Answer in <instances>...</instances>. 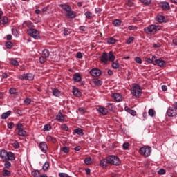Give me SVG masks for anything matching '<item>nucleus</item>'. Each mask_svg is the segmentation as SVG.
I'll return each mask as SVG.
<instances>
[{"instance_id": "nucleus-31", "label": "nucleus", "mask_w": 177, "mask_h": 177, "mask_svg": "<svg viewBox=\"0 0 177 177\" xmlns=\"http://www.w3.org/2000/svg\"><path fill=\"white\" fill-rule=\"evenodd\" d=\"M60 93H61L60 91H59V89L57 88H54L53 90V95L54 96H56L57 97H59L60 96Z\"/></svg>"}, {"instance_id": "nucleus-9", "label": "nucleus", "mask_w": 177, "mask_h": 177, "mask_svg": "<svg viewBox=\"0 0 177 177\" xmlns=\"http://www.w3.org/2000/svg\"><path fill=\"white\" fill-rule=\"evenodd\" d=\"M90 74L93 77H99L102 75V71L97 68H93L90 71Z\"/></svg>"}, {"instance_id": "nucleus-5", "label": "nucleus", "mask_w": 177, "mask_h": 177, "mask_svg": "<svg viewBox=\"0 0 177 177\" xmlns=\"http://www.w3.org/2000/svg\"><path fill=\"white\" fill-rule=\"evenodd\" d=\"M131 92L135 97H140L142 95V88H140V86L136 85L131 88Z\"/></svg>"}, {"instance_id": "nucleus-49", "label": "nucleus", "mask_w": 177, "mask_h": 177, "mask_svg": "<svg viewBox=\"0 0 177 177\" xmlns=\"http://www.w3.org/2000/svg\"><path fill=\"white\" fill-rule=\"evenodd\" d=\"M127 111L131 114V115H136V111L132 110L131 109H127Z\"/></svg>"}, {"instance_id": "nucleus-12", "label": "nucleus", "mask_w": 177, "mask_h": 177, "mask_svg": "<svg viewBox=\"0 0 177 177\" xmlns=\"http://www.w3.org/2000/svg\"><path fill=\"white\" fill-rule=\"evenodd\" d=\"M97 111L102 114V115H107V109H106V108L103 106H99L98 108H97Z\"/></svg>"}, {"instance_id": "nucleus-11", "label": "nucleus", "mask_w": 177, "mask_h": 177, "mask_svg": "<svg viewBox=\"0 0 177 177\" xmlns=\"http://www.w3.org/2000/svg\"><path fill=\"white\" fill-rule=\"evenodd\" d=\"M154 66H159V67H164L165 66V61L158 59H157V57L155 58V62H154Z\"/></svg>"}, {"instance_id": "nucleus-32", "label": "nucleus", "mask_w": 177, "mask_h": 177, "mask_svg": "<svg viewBox=\"0 0 177 177\" xmlns=\"http://www.w3.org/2000/svg\"><path fill=\"white\" fill-rule=\"evenodd\" d=\"M121 20L120 19H115L113 21V26H115V27H120L121 26Z\"/></svg>"}, {"instance_id": "nucleus-16", "label": "nucleus", "mask_w": 177, "mask_h": 177, "mask_svg": "<svg viewBox=\"0 0 177 177\" xmlns=\"http://www.w3.org/2000/svg\"><path fill=\"white\" fill-rule=\"evenodd\" d=\"M112 97L116 102H121V100H122V97H121V95H120V94H118L117 93H113L112 95Z\"/></svg>"}, {"instance_id": "nucleus-60", "label": "nucleus", "mask_w": 177, "mask_h": 177, "mask_svg": "<svg viewBox=\"0 0 177 177\" xmlns=\"http://www.w3.org/2000/svg\"><path fill=\"white\" fill-rule=\"evenodd\" d=\"M64 35L65 37H67V35H70V31H68V29L67 28L64 29Z\"/></svg>"}, {"instance_id": "nucleus-37", "label": "nucleus", "mask_w": 177, "mask_h": 177, "mask_svg": "<svg viewBox=\"0 0 177 177\" xmlns=\"http://www.w3.org/2000/svg\"><path fill=\"white\" fill-rule=\"evenodd\" d=\"M85 17L86 19H88V20H91V19H93V15H92V12H86L84 13Z\"/></svg>"}, {"instance_id": "nucleus-35", "label": "nucleus", "mask_w": 177, "mask_h": 177, "mask_svg": "<svg viewBox=\"0 0 177 177\" xmlns=\"http://www.w3.org/2000/svg\"><path fill=\"white\" fill-rule=\"evenodd\" d=\"M18 135L19 136H22V137H24V136H27V131H24V129H21V130H19L18 131Z\"/></svg>"}, {"instance_id": "nucleus-39", "label": "nucleus", "mask_w": 177, "mask_h": 177, "mask_svg": "<svg viewBox=\"0 0 177 177\" xmlns=\"http://www.w3.org/2000/svg\"><path fill=\"white\" fill-rule=\"evenodd\" d=\"M84 163L86 165H91V164H92V158H91V157L86 158L84 159Z\"/></svg>"}, {"instance_id": "nucleus-40", "label": "nucleus", "mask_w": 177, "mask_h": 177, "mask_svg": "<svg viewBox=\"0 0 177 177\" xmlns=\"http://www.w3.org/2000/svg\"><path fill=\"white\" fill-rule=\"evenodd\" d=\"M4 167L7 169H9V168H10V167H12V163H10V162H9V160H6L4 163Z\"/></svg>"}, {"instance_id": "nucleus-58", "label": "nucleus", "mask_w": 177, "mask_h": 177, "mask_svg": "<svg viewBox=\"0 0 177 177\" xmlns=\"http://www.w3.org/2000/svg\"><path fill=\"white\" fill-rule=\"evenodd\" d=\"M8 129H13V128H15V123H13L12 122L8 123Z\"/></svg>"}, {"instance_id": "nucleus-54", "label": "nucleus", "mask_w": 177, "mask_h": 177, "mask_svg": "<svg viewBox=\"0 0 177 177\" xmlns=\"http://www.w3.org/2000/svg\"><path fill=\"white\" fill-rule=\"evenodd\" d=\"M39 63H41V64H44V63L46 62V57L41 56L39 57Z\"/></svg>"}, {"instance_id": "nucleus-2", "label": "nucleus", "mask_w": 177, "mask_h": 177, "mask_svg": "<svg viewBox=\"0 0 177 177\" xmlns=\"http://www.w3.org/2000/svg\"><path fill=\"white\" fill-rule=\"evenodd\" d=\"M161 26L158 25H149V26L144 28L145 34H154L157 31H160Z\"/></svg>"}, {"instance_id": "nucleus-29", "label": "nucleus", "mask_w": 177, "mask_h": 177, "mask_svg": "<svg viewBox=\"0 0 177 177\" xmlns=\"http://www.w3.org/2000/svg\"><path fill=\"white\" fill-rule=\"evenodd\" d=\"M156 20L158 23H164L165 20V17L162 15H158L156 17Z\"/></svg>"}, {"instance_id": "nucleus-20", "label": "nucleus", "mask_w": 177, "mask_h": 177, "mask_svg": "<svg viewBox=\"0 0 177 177\" xmlns=\"http://www.w3.org/2000/svg\"><path fill=\"white\" fill-rule=\"evenodd\" d=\"M24 27H28L29 30L34 28V24L30 21H25L23 24Z\"/></svg>"}, {"instance_id": "nucleus-45", "label": "nucleus", "mask_w": 177, "mask_h": 177, "mask_svg": "<svg viewBox=\"0 0 177 177\" xmlns=\"http://www.w3.org/2000/svg\"><path fill=\"white\" fill-rule=\"evenodd\" d=\"M62 151L65 153H70V148H68V147H63L62 148Z\"/></svg>"}, {"instance_id": "nucleus-63", "label": "nucleus", "mask_w": 177, "mask_h": 177, "mask_svg": "<svg viewBox=\"0 0 177 177\" xmlns=\"http://www.w3.org/2000/svg\"><path fill=\"white\" fill-rule=\"evenodd\" d=\"M79 30H80V31H86L87 28L86 26H81L79 27Z\"/></svg>"}, {"instance_id": "nucleus-18", "label": "nucleus", "mask_w": 177, "mask_h": 177, "mask_svg": "<svg viewBox=\"0 0 177 177\" xmlns=\"http://www.w3.org/2000/svg\"><path fill=\"white\" fill-rule=\"evenodd\" d=\"M108 164L109 163V161H107V157L106 158V159H102L100 162V167H102V168H107Z\"/></svg>"}, {"instance_id": "nucleus-21", "label": "nucleus", "mask_w": 177, "mask_h": 177, "mask_svg": "<svg viewBox=\"0 0 177 177\" xmlns=\"http://www.w3.org/2000/svg\"><path fill=\"white\" fill-rule=\"evenodd\" d=\"M82 79V77H81V75L80 73H75L73 75V80L75 81V82H80Z\"/></svg>"}, {"instance_id": "nucleus-61", "label": "nucleus", "mask_w": 177, "mask_h": 177, "mask_svg": "<svg viewBox=\"0 0 177 177\" xmlns=\"http://www.w3.org/2000/svg\"><path fill=\"white\" fill-rule=\"evenodd\" d=\"M24 103H25V104H30V103H31V99L26 98L24 101Z\"/></svg>"}, {"instance_id": "nucleus-51", "label": "nucleus", "mask_w": 177, "mask_h": 177, "mask_svg": "<svg viewBox=\"0 0 177 177\" xmlns=\"http://www.w3.org/2000/svg\"><path fill=\"white\" fill-rule=\"evenodd\" d=\"M112 67L115 69L118 68V67H120V64L118 62H114L113 61L112 62Z\"/></svg>"}, {"instance_id": "nucleus-48", "label": "nucleus", "mask_w": 177, "mask_h": 177, "mask_svg": "<svg viewBox=\"0 0 177 177\" xmlns=\"http://www.w3.org/2000/svg\"><path fill=\"white\" fill-rule=\"evenodd\" d=\"M148 114L149 115H150V117H154V114H156V111H154L153 109H150L148 111Z\"/></svg>"}, {"instance_id": "nucleus-30", "label": "nucleus", "mask_w": 177, "mask_h": 177, "mask_svg": "<svg viewBox=\"0 0 177 177\" xmlns=\"http://www.w3.org/2000/svg\"><path fill=\"white\" fill-rule=\"evenodd\" d=\"M11 113L12 112L10 111L3 113L1 115L2 120H6V118H8V117H9Z\"/></svg>"}, {"instance_id": "nucleus-36", "label": "nucleus", "mask_w": 177, "mask_h": 177, "mask_svg": "<svg viewBox=\"0 0 177 177\" xmlns=\"http://www.w3.org/2000/svg\"><path fill=\"white\" fill-rule=\"evenodd\" d=\"M115 42H117V40H115V39H114L113 37H110L107 39V43L109 44V45L115 44Z\"/></svg>"}, {"instance_id": "nucleus-47", "label": "nucleus", "mask_w": 177, "mask_h": 177, "mask_svg": "<svg viewBox=\"0 0 177 177\" xmlns=\"http://www.w3.org/2000/svg\"><path fill=\"white\" fill-rule=\"evenodd\" d=\"M16 129H17V131H21V129H23V124L21 123H17L16 124Z\"/></svg>"}, {"instance_id": "nucleus-41", "label": "nucleus", "mask_w": 177, "mask_h": 177, "mask_svg": "<svg viewBox=\"0 0 177 177\" xmlns=\"http://www.w3.org/2000/svg\"><path fill=\"white\" fill-rule=\"evenodd\" d=\"M10 63L12 66H15V67L19 66V62H17V60L16 59H12Z\"/></svg>"}, {"instance_id": "nucleus-33", "label": "nucleus", "mask_w": 177, "mask_h": 177, "mask_svg": "<svg viewBox=\"0 0 177 177\" xmlns=\"http://www.w3.org/2000/svg\"><path fill=\"white\" fill-rule=\"evenodd\" d=\"M46 140L47 142H52L53 143H56V138L50 136H48L46 137Z\"/></svg>"}, {"instance_id": "nucleus-4", "label": "nucleus", "mask_w": 177, "mask_h": 177, "mask_svg": "<svg viewBox=\"0 0 177 177\" xmlns=\"http://www.w3.org/2000/svg\"><path fill=\"white\" fill-rule=\"evenodd\" d=\"M139 153L141 156H144V157H149L151 153V147L149 146L142 147L140 149Z\"/></svg>"}, {"instance_id": "nucleus-23", "label": "nucleus", "mask_w": 177, "mask_h": 177, "mask_svg": "<svg viewBox=\"0 0 177 177\" xmlns=\"http://www.w3.org/2000/svg\"><path fill=\"white\" fill-rule=\"evenodd\" d=\"M72 92L74 96H77V97H80L81 96V92L75 87H73Z\"/></svg>"}, {"instance_id": "nucleus-7", "label": "nucleus", "mask_w": 177, "mask_h": 177, "mask_svg": "<svg viewBox=\"0 0 177 177\" xmlns=\"http://www.w3.org/2000/svg\"><path fill=\"white\" fill-rule=\"evenodd\" d=\"M167 114L168 117H175L176 115H177V109L176 106L173 108L172 107L169 108V109L167 111Z\"/></svg>"}, {"instance_id": "nucleus-8", "label": "nucleus", "mask_w": 177, "mask_h": 177, "mask_svg": "<svg viewBox=\"0 0 177 177\" xmlns=\"http://www.w3.org/2000/svg\"><path fill=\"white\" fill-rule=\"evenodd\" d=\"M39 149L41 150L42 153H46L48 151V144L45 142H41L39 145Z\"/></svg>"}, {"instance_id": "nucleus-3", "label": "nucleus", "mask_w": 177, "mask_h": 177, "mask_svg": "<svg viewBox=\"0 0 177 177\" xmlns=\"http://www.w3.org/2000/svg\"><path fill=\"white\" fill-rule=\"evenodd\" d=\"M106 158L109 164H111L112 165H120V164H121L120 158L116 156L111 155L107 156Z\"/></svg>"}, {"instance_id": "nucleus-14", "label": "nucleus", "mask_w": 177, "mask_h": 177, "mask_svg": "<svg viewBox=\"0 0 177 177\" xmlns=\"http://www.w3.org/2000/svg\"><path fill=\"white\" fill-rule=\"evenodd\" d=\"M6 160L8 161H15L16 158L15 157V153L12 152H8Z\"/></svg>"}, {"instance_id": "nucleus-34", "label": "nucleus", "mask_w": 177, "mask_h": 177, "mask_svg": "<svg viewBox=\"0 0 177 177\" xmlns=\"http://www.w3.org/2000/svg\"><path fill=\"white\" fill-rule=\"evenodd\" d=\"M0 23L1 24H8V17H1L0 18Z\"/></svg>"}, {"instance_id": "nucleus-52", "label": "nucleus", "mask_w": 177, "mask_h": 177, "mask_svg": "<svg viewBox=\"0 0 177 177\" xmlns=\"http://www.w3.org/2000/svg\"><path fill=\"white\" fill-rule=\"evenodd\" d=\"M9 92L11 95H15V96H16V95H17V93H16V88H10Z\"/></svg>"}, {"instance_id": "nucleus-26", "label": "nucleus", "mask_w": 177, "mask_h": 177, "mask_svg": "<svg viewBox=\"0 0 177 177\" xmlns=\"http://www.w3.org/2000/svg\"><path fill=\"white\" fill-rule=\"evenodd\" d=\"M60 8H62L63 10H64L66 13V12H68V10H71V7L68 5L66 4H60Z\"/></svg>"}, {"instance_id": "nucleus-25", "label": "nucleus", "mask_w": 177, "mask_h": 177, "mask_svg": "<svg viewBox=\"0 0 177 177\" xmlns=\"http://www.w3.org/2000/svg\"><path fill=\"white\" fill-rule=\"evenodd\" d=\"M60 8H62L63 10H64L66 13V12H68V10H71V7L68 5L66 4H60Z\"/></svg>"}, {"instance_id": "nucleus-19", "label": "nucleus", "mask_w": 177, "mask_h": 177, "mask_svg": "<svg viewBox=\"0 0 177 177\" xmlns=\"http://www.w3.org/2000/svg\"><path fill=\"white\" fill-rule=\"evenodd\" d=\"M92 82H93L94 85H95L96 86H102V84H103L102 80L97 78L93 79Z\"/></svg>"}, {"instance_id": "nucleus-43", "label": "nucleus", "mask_w": 177, "mask_h": 177, "mask_svg": "<svg viewBox=\"0 0 177 177\" xmlns=\"http://www.w3.org/2000/svg\"><path fill=\"white\" fill-rule=\"evenodd\" d=\"M32 175L34 177H39L40 176L39 171L35 170V171H32Z\"/></svg>"}, {"instance_id": "nucleus-46", "label": "nucleus", "mask_w": 177, "mask_h": 177, "mask_svg": "<svg viewBox=\"0 0 177 177\" xmlns=\"http://www.w3.org/2000/svg\"><path fill=\"white\" fill-rule=\"evenodd\" d=\"M113 107H114V106L113 105V104H111V103L107 104L106 109H107V110H109V111H113Z\"/></svg>"}, {"instance_id": "nucleus-42", "label": "nucleus", "mask_w": 177, "mask_h": 177, "mask_svg": "<svg viewBox=\"0 0 177 177\" xmlns=\"http://www.w3.org/2000/svg\"><path fill=\"white\" fill-rule=\"evenodd\" d=\"M135 38L133 37H130L127 39V45H131L132 42H133Z\"/></svg>"}, {"instance_id": "nucleus-44", "label": "nucleus", "mask_w": 177, "mask_h": 177, "mask_svg": "<svg viewBox=\"0 0 177 177\" xmlns=\"http://www.w3.org/2000/svg\"><path fill=\"white\" fill-rule=\"evenodd\" d=\"M6 46L7 49H12V47L13 46V43H12V41H8L6 43Z\"/></svg>"}, {"instance_id": "nucleus-6", "label": "nucleus", "mask_w": 177, "mask_h": 177, "mask_svg": "<svg viewBox=\"0 0 177 177\" xmlns=\"http://www.w3.org/2000/svg\"><path fill=\"white\" fill-rule=\"evenodd\" d=\"M27 34L30 35V37L35 38V39H38V38H39V32L36 29H28L27 30Z\"/></svg>"}, {"instance_id": "nucleus-59", "label": "nucleus", "mask_w": 177, "mask_h": 177, "mask_svg": "<svg viewBox=\"0 0 177 177\" xmlns=\"http://www.w3.org/2000/svg\"><path fill=\"white\" fill-rule=\"evenodd\" d=\"M128 147H129V142H124L123 144V149L128 150Z\"/></svg>"}, {"instance_id": "nucleus-62", "label": "nucleus", "mask_w": 177, "mask_h": 177, "mask_svg": "<svg viewBox=\"0 0 177 177\" xmlns=\"http://www.w3.org/2000/svg\"><path fill=\"white\" fill-rule=\"evenodd\" d=\"M59 177H70V176H68V174H67L66 173H59Z\"/></svg>"}, {"instance_id": "nucleus-64", "label": "nucleus", "mask_w": 177, "mask_h": 177, "mask_svg": "<svg viewBox=\"0 0 177 177\" xmlns=\"http://www.w3.org/2000/svg\"><path fill=\"white\" fill-rule=\"evenodd\" d=\"M158 174H159V175H165V169H159L158 170Z\"/></svg>"}, {"instance_id": "nucleus-1", "label": "nucleus", "mask_w": 177, "mask_h": 177, "mask_svg": "<svg viewBox=\"0 0 177 177\" xmlns=\"http://www.w3.org/2000/svg\"><path fill=\"white\" fill-rule=\"evenodd\" d=\"M100 60L102 63L106 64L107 62H114L115 60V56L113 55V51H109V53H103L100 57Z\"/></svg>"}, {"instance_id": "nucleus-15", "label": "nucleus", "mask_w": 177, "mask_h": 177, "mask_svg": "<svg viewBox=\"0 0 177 177\" xmlns=\"http://www.w3.org/2000/svg\"><path fill=\"white\" fill-rule=\"evenodd\" d=\"M65 16H66V17H68L69 19H75V14L73 11L71 10H71L66 12Z\"/></svg>"}, {"instance_id": "nucleus-57", "label": "nucleus", "mask_w": 177, "mask_h": 177, "mask_svg": "<svg viewBox=\"0 0 177 177\" xmlns=\"http://www.w3.org/2000/svg\"><path fill=\"white\" fill-rule=\"evenodd\" d=\"M136 63H138V64H142V58L139 57H136L134 59Z\"/></svg>"}, {"instance_id": "nucleus-10", "label": "nucleus", "mask_w": 177, "mask_h": 177, "mask_svg": "<svg viewBox=\"0 0 177 177\" xmlns=\"http://www.w3.org/2000/svg\"><path fill=\"white\" fill-rule=\"evenodd\" d=\"M21 80L32 81V80H34V75H32V73L23 74L21 76Z\"/></svg>"}, {"instance_id": "nucleus-38", "label": "nucleus", "mask_w": 177, "mask_h": 177, "mask_svg": "<svg viewBox=\"0 0 177 177\" xmlns=\"http://www.w3.org/2000/svg\"><path fill=\"white\" fill-rule=\"evenodd\" d=\"M42 57H46V59L47 57H49V50L47 49H44L42 52Z\"/></svg>"}, {"instance_id": "nucleus-53", "label": "nucleus", "mask_w": 177, "mask_h": 177, "mask_svg": "<svg viewBox=\"0 0 177 177\" xmlns=\"http://www.w3.org/2000/svg\"><path fill=\"white\" fill-rule=\"evenodd\" d=\"M52 129V126L50 124H46L44 127V131H50Z\"/></svg>"}, {"instance_id": "nucleus-24", "label": "nucleus", "mask_w": 177, "mask_h": 177, "mask_svg": "<svg viewBox=\"0 0 177 177\" xmlns=\"http://www.w3.org/2000/svg\"><path fill=\"white\" fill-rule=\"evenodd\" d=\"M145 62H147V63H150L152 64H154L155 62H156V56H152L151 58L150 57H145Z\"/></svg>"}, {"instance_id": "nucleus-56", "label": "nucleus", "mask_w": 177, "mask_h": 177, "mask_svg": "<svg viewBox=\"0 0 177 177\" xmlns=\"http://www.w3.org/2000/svg\"><path fill=\"white\" fill-rule=\"evenodd\" d=\"M61 129H62V131H66V132H67L68 131V127L66 124H62L61 125Z\"/></svg>"}, {"instance_id": "nucleus-22", "label": "nucleus", "mask_w": 177, "mask_h": 177, "mask_svg": "<svg viewBox=\"0 0 177 177\" xmlns=\"http://www.w3.org/2000/svg\"><path fill=\"white\" fill-rule=\"evenodd\" d=\"M12 175V172L8 169H3L2 176L3 177H10Z\"/></svg>"}, {"instance_id": "nucleus-55", "label": "nucleus", "mask_w": 177, "mask_h": 177, "mask_svg": "<svg viewBox=\"0 0 177 177\" xmlns=\"http://www.w3.org/2000/svg\"><path fill=\"white\" fill-rule=\"evenodd\" d=\"M48 168H49V162H46L43 165V169L44 171H48Z\"/></svg>"}, {"instance_id": "nucleus-28", "label": "nucleus", "mask_w": 177, "mask_h": 177, "mask_svg": "<svg viewBox=\"0 0 177 177\" xmlns=\"http://www.w3.org/2000/svg\"><path fill=\"white\" fill-rule=\"evenodd\" d=\"M75 133L77 135H80V136H84V131H82V129L77 128L74 130Z\"/></svg>"}, {"instance_id": "nucleus-13", "label": "nucleus", "mask_w": 177, "mask_h": 177, "mask_svg": "<svg viewBox=\"0 0 177 177\" xmlns=\"http://www.w3.org/2000/svg\"><path fill=\"white\" fill-rule=\"evenodd\" d=\"M56 120L59 122H64V116L62 113V111H59L58 114L56 115Z\"/></svg>"}, {"instance_id": "nucleus-17", "label": "nucleus", "mask_w": 177, "mask_h": 177, "mask_svg": "<svg viewBox=\"0 0 177 177\" xmlns=\"http://www.w3.org/2000/svg\"><path fill=\"white\" fill-rule=\"evenodd\" d=\"M0 157L1 160H6V158L8 157V151H6L5 149H3L0 151Z\"/></svg>"}, {"instance_id": "nucleus-27", "label": "nucleus", "mask_w": 177, "mask_h": 177, "mask_svg": "<svg viewBox=\"0 0 177 177\" xmlns=\"http://www.w3.org/2000/svg\"><path fill=\"white\" fill-rule=\"evenodd\" d=\"M160 7L162 8V9H163L164 10H169V4L167 2H163L160 4Z\"/></svg>"}, {"instance_id": "nucleus-50", "label": "nucleus", "mask_w": 177, "mask_h": 177, "mask_svg": "<svg viewBox=\"0 0 177 177\" xmlns=\"http://www.w3.org/2000/svg\"><path fill=\"white\" fill-rule=\"evenodd\" d=\"M140 2H142L144 5H150V3H151V0H140Z\"/></svg>"}]
</instances>
